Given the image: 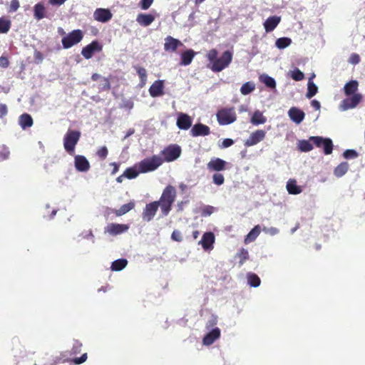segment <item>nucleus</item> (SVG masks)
<instances>
[{
    "mask_svg": "<svg viewBox=\"0 0 365 365\" xmlns=\"http://www.w3.org/2000/svg\"><path fill=\"white\" fill-rule=\"evenodd\" d=\"M206 58L209 61L207 67L214 72H220L227 68L232 62V53L230 51H226L218 57L217 51L216 49H211L207 53Z\"/></svg>",
    "mask_w": 365,
    "mask_h": 365,
    "instance_id": "f257e3e1",
    "label": "nucleus"
},
{
    "mask_svg": "<svg viewBox=\"0 0 365 365\" xmlns=\"http://www.w3.org/2000/svg\"><path fill=\"white\" fill-rule=\"evenodd\" d=\"M312 143L317 148H324V153L326 155L331 153L333 150V143L330 138H324L320 136H312L309 140H299L298 143L299 149L302 152H309L313 149Z\"/></svg>",
    "mask_w": 365,
    "mask_h": 365,
    "instance_id": "f03ea898",
    "label": "nucleus"
},
{
    "mask_svg": "<svg viewBox=\"0 0 365 365\" xmlns=\"http://www.w3.org/2000/svg\"><path fill=\"white\" fill-rule=\"evenodd\" d=\"M175 197L176 190L175 187L172 185H168L164 189L160 200L156 201L163 216H167L169 214Z\"/></svg>",
    "mask_w": 365,
    "mask_h": 365,
    "instance_id": "7ed1b4c3",
    "label": "nucleus"
},
{
    "mask_svg": "<svg viewBox=\"0 0 365 365\" xmlns=\"http://www.w3.org/2000/svg\"><path fill=\"white\" fill-rule=\"evenodd\" d=\"M163 163V158L159 155H153L146 158L138 163V169L141 173H145L155 170Z\"/></svg>",
    "mask_w": 365,
    "mask_h": 365,
    "instance_id": "20e7f679",
    "label": "nucleus"
},
{
    "mask_svg": "<svg viewBox=\"0 0 365 365\" xmlns=\"http://www.w3.org/2000/svg\"><path fill=\"white\" fill-rule=\"evenodd\" d=\"M217 119L220 125H225L234 123L237 119L234 108L220 109L217 113Z\"/></svg>",
    "mask_w": 365,
    "mask_h": 365,
    "instance_id": "39448f33",
    "label": "nucleus"
},
{
    "mask_svg": "<svg viewBox=\"0 0 365 365\" xmlns=\"http://www.w3.org/2000/svg\"><path fill=\"white\" fill-rule=\"evenodd\" d=\"M80 135L81 133L78 131L68 130L64 136V148L71 155L74 153L75 146L79 140Z\"/></svg>",
    "mask_w": 365,
    "mask_h": 365,
    "instance_id": "423d86ee",
    "label": "nucleus"
},
{
    "mask_svg": "<svg viewBox=\"0 0 365 365\" xmlns=\"http://www.w3.org/2000/svg\"><path fill=\"white\" fill-rule=\"evenodd\" d=\"M83 37V34L81 30H73L62 38L63 47L66 49L69 48L78 43Z\"/></svg>",
    "mask_w": 365,
    "mask_h": 365,
    "instance_id": "0eeeda50",
    "label": "nucleus"
},
{
    "mask_svg": "<svg viewBox=\"0 0 365 365\" xmlns=\"http://www.w3.org/2000/svg\"><path fill=\"white\" fill-rule=\"evenodd\" d=\"M362 98L363 96L361 93H355L352 96H348V98L344 99L341 102L339 109L342 111H345L354 108L361 101Z\"/></svg>",
    "mask_w": 365,
    "mask_h": 365,
    "instance_id": "6e6552de",
    "label": "nucleus"
},
{
    "mask_svg": "<svg viewBox=\"0 0 365 365\" xmlns=\"http://www.w3.org/2000/svg\"><path fill=\"white\" fill-rule=\"evenodd\" d=\"M163 161L172 162L178 159L181 154V148L179 145H171L162 151Z\"/></svg>",
    "mask_w": 365,
    "mask_h": 365,
    "instance_id": "1a4fd4ad",
    "label": "nucleus"
},
{
    "mask_svg": "<svg viewBox=\"0 0 365 365\" xmlns=\"http://www.w3.org/2000/svg\"><path fill=\"white\" fill-rule=\"evenodd\" d=\"M266 136V132L263 130H257L252 132L249 138L245 140V145L250 147L262 142Z\"/></svg>",
    "mask_w": 365,
    "mask_h": 365,
    "instance_id": "9d476101",
    "label": "nucleus"
},
{
    "mask_svg": "<svg viewBox=\"0 0 365 365\" xmlns=\"http://www.w3.org/2000/svg\"><path fill=\"white\" fill-rule=\"evenodd\" d=\"M129 226L125 224L110 223L105 227V232L110 235H117L125 232Z\"/></svg>",
    "mask_w": 365,
    "mask_h": 365,
    "instance_id": "9b49d317",
    "label": "nucleus"
},
{
    "mask_svg": "<svg viewBox=\"0 0 365 365\" xmlns=\"http://www.w3.org/2000/svg\"><path fill=\"white\" fill-rule=\"evenodd\" d=\"M158 207L156 201L147 204L142 214L143 219L147 222H150L153 220L157 212Z\"/></svg>",
    "mask_w": 365,
    "mask_h": 365,
    "instance_id": "f8f14e48",
    "label": "nucleus"
},
{
    "mask_svg": "<svg viewBox=\"0 0 365 365\" xmlns=\"http://www.w3.org/2000/svg\"><path fill=\"white\" fill-rule=\"evenodd\" d=\"M181 46H182V43L180 41L170 36L165 38L164 50L166 52L173 53Z\"/></svg>",
    "mask_w": 365,
    "mask_h": 365,
    "instance_id": "ddd939ff",
    "label": "nucleus"
},
{
    "mask_svg": "<svg viewBox=\"0 0 365 365\" xmlns=\"http://www.w3.org/2000/svg\"><path fill=\"white\" fill-rule=\"evenodd\" d=\"M112 16V13L107 9H97L93 13L94 19L102 23L108 21Z\"/></svg>",
    "mask_w": 365,
    "mask_h": 365,
    "instance_id": "4468645a",
    "label": "nucleus"
},
{
    "mask_svg": "<svg viewBox=\"0 0 365 365\" xmlns=\"http://www.w3.org/2000/svg\"><path fill=\"white\" fill-rule=\"evenodd\" d=\"M101 46L97 41H93L82 49L81 54L86 58H91L93 53L101 50Z\"/></svg>",
    "mask_w": 365,
    "mask_h": 365,
    "instance_id": "2eb2a0df",
    "label": "nucleus"
},
{
    "mask_svg": "<svg viewBox=\"0 0 365 365\" xmlns=\"http://www.w3.org/2000/svg\"><path fill=\"white\" fill-rule=\"evenodd\" d=\"M149 93L153 98L163 96L164 94V81H155L150 87Z\"/></svg>",
    "mask_w": 365,
    "mask_h": 365,
    "instance_id": "dca6fc26",
    "label": "nucleus"
},
{
    "mask_svg": "<svg viewBox=\"0 0 365 365\" xmlns=\"http://www.w3.org/2000/svg\"><path fill=\"white\" fill-rule=\"evenodd\" d=\"M215 240V237L212 232H205L199 243L202 245L205 250H211L213 248Z\"/></svg>",
    "mask_w": 365,
    "mask_h": 365,
    "instance_id": "f3484780",
    "label": "nucleus"
},
{
    "mask_svg": "<svg viewBox=\"0 0 365 365\" xmlns=\"http://www.w3.org/2000/svg\"><path fill=\"white\" fill-rule=\"evenodd\" d=\"M192 125L191 118L183 113H179L178 114L177 125L180 129L188 130Z\"/></svg>",
    "mask_w": 365,
    "mask_h": 365,
    "instance_id": "a211bd4d",
    "label": "nucleus"
},
{
    "mask_svg": "<svg viewBox=\"0 0 365 365\" xmlns=\"http://www.w3.org/2000/svg\"><path fill=\"white\" fill-rule=\"evenodd\" d=\"M210 133V128L202 123L194 125L190 130V133L193 137L208 135Z\"/></svg>",
    "mask_w": 365,
    "mask_h": 365,
    "instance_id": "6ab92c4d",
    "label": "nucleus"
},
{
    "mask_svg": "<svg viewBox=\"0 0 365 365\" xmlns=\"http://www.w3.org/2000/svg\"><path fill=\"white\" fill-rule=\"evenodd\" d=\"M290 119L297 124H299L304 118V113L296 107L291 108L288 111Z\"/></svg>",
    "mask_w": 365,
    "mask_h": 365,
    "instance_id": "aec40b11",
    "label": "nucleus"
},
{
    "mask_svg": "<svg viewBox=\"0 0 365 365\" xmlns=\"http://www.w3.org/2000/svg\"><path fill=\"white\" fill-rule=\"evenodd\" d=\"M220 336V330L219 328H215L209 331L203 338L202 342L205 346H209L214 343L215 340Z\"/></svg>",
    "mask_w": 365,
    "mask_h": 365,
    "instance_id": "412c9836",
    "label": "nucleus"
},
{
    "mask_svg": "<svg viewBox=\"0 0 365 365\" xmlns=\"http://www.w3.org/2000/svg\"><path fill=\"white\" fill-rule=\"evenodd\" d=\"M75 167L78 171L86 172L90 168V164L84 156L76 155L75 157Z\"/></svg>",
    "mask_w": 365,
    "mask_h": 365,
    "instance_id": "4be33fe9",
    "label": "nucleus"
},
{
    "mask_svg": "<svg viewBox=\"0 0 365 365\" xmlns=\"http://www.w3.org/2000/svg\"><path fill=\"white\" fill-rule=\"evenodd\" d=\"M226 165V161L220 158H215L211 159V160L207 163V168L210 170L222 171L225 169Z\"/></svg>",
    "mask_w": 365,
    "mask_h": 365,
    "instance_id": "5701e85b",
    "label": "nucleus"
},
{
    "mask_svg": "<svg viewBox=\"0 0 365 365\" xmlns=\"http://www.w3.org/2000/svg\"><path fill=\"white\" fill-rule=\"evenodd\" d=\"M281 18L277 16H273L269 17L264 22V28L266 31V32L269 33L272 31L280 23Z\"/></svg>",
    "mask_w": 365,
    "mask_h": 365,
    "instance_id": "b1692460",
    "label": "nucleus"
},
{
    "mask_svg": "<svg viewBox=\"0 0 365 365\" xmlns=\"http://www.w3.org/2000/svg\"><path fill=\"white\" fill-rule=\"evenodd\" d=\"M155 19V16L150 14H140L137 16L136 21L142 26H148Z\"/></svg>",
    "mask_w": 365,
    "mask_h": 365,
    "instance_id": "393cba45",
    "label": "nucleus"
},
{
    "mask_svg": "<svg viewBox=\"0 0 365 365\" xmlns=\"http://www.w3.org/2000/svg\"><path fill=\"white\" fill-rule=\"evenodd\" d=\"M359 83L357 81L352 80L349 81L344 85V91L346 96H352L358 90Z\"/></svg>",
    "mask_w": 365,
    "mask_h": 365,
    "instance_id": "a878e982",
    "label": "nucleus"
},
{
    "mask_svg": "<svg viewBox=\"0 0 365 365\" xmlns=\"http://www.w3.org/2000/svg\"><path fill=\"white\" fill-rule=\"evenodd\" d=\"M195 56V52L192 49H188L181 54L180 64L182 66H188L191 63L193 58Z\"/></svg>",
    "mask_w": 365,
    "mask_h": 365,
    "instance_id": "bb28decb",
    "label": "nucleus"
},
{
    "mask_svg": "<svg viewBox=\"0 0 365 365\" xmlns=\"http://www.w3.org/2000/svg\"><path fill=\"white\" fill-rule=\"evenodd\" d=\"M267 121V118L264 116L262 112L260 110H255L252 114L250 122L255 125H258L261 124L265 123Z\"/></svg>",
    "mask_w": 365,
    "mask_h": 365,
    "instance_id": "cd10ccee",
    "label": "nucleus"
},
{
    "mask_svg": "<svg viewBox=\"0 0 365 365\" xmlns=\"http://www.w3.org/2000/svg\"><path fill=\"white\" fill-rule=\"evenodd\" d=\"M34 18L39 21L46 17V8L41 3H38L34 6Z\"/></svg>",
    "mask_w": 365,
    "mask_h": 365,
    "instance_id": "c85d7f7f",
    "label": "nucleus"
},
{
    "mask_svg": "<svg viewBox=\"0 0 365 365\" xmlns=\"http://www.w3.org/2000/svg\"><path fill=\"white\" fill-rule=\"evenodd\" d=\"M286 187L288 192L292 195H297L302 192V189L300 186L297 185L295 180H289Z\"/></svg>",
    "mask_w": 365,
    "mask_h": 365,
    "instance_id": "c756f323",
    "label": "nucleus"
},
{
    "mask_svg": "<svg viewBox=\"0 0 365 365\" xmlns=\"http://www.w3.org/2000/svg\"><path fill=\"white\" fill-rule=\"evenodd\" d=\"M261 232V228L259 225H256L246 236L245 239V242L248 244L251 242L255 240V239L259 236Z\"/></svg>",
    "mask_w": 365,
    "mask_h": 365,
    "instance_id": "7c9ffc66",
    "label": "nucleus"
},
{
    "mask_svg": "<svg viewBox=\"0 0 365 365\" xmlns=\"http://www.w3.org/2000/svg\"><path fill=\"white\" fill-rule=\"evenodd\" d=\"M141 172L138 169V163L135 164L133 167L127 168L124 172V175L128 179L135 178Z\"/></svg>",
    "mask_w": 365,
    "mask_h": 365,
    "instance_id": "2f4dec72",
    "label": "nucleus"
},
{
    "mask_svg": "<svg viewBox=\"0 0 365 365\" xmlns=\"http://www.w3.org/2000/svg\"><path fill=\"white\" fill-rule=\"evenodd\" d=\"M134 207H135V202L133 201H131L127 204L123 205L118 210H115L114 211V213L117 216H121V215L126 214L132 209H133Z\"/></svg>",
    "mask_w": 365,
    "mask_h": 365,
    "instance_id": "473e14b6",
    "label": "nucleus"
},
{
    "mask_svg": "<svg viewBox=\"0 0 365 365\" xmlns=\"http://www.w3.org/2000/svg\"><path fill=\"white\" fill-rule=\"evenodd\" d=\"M19 124L23 129L29 128L33 124L32 118L29 114H26V113L23 114L19 118Z\"/></svg>",
    "mask_w": 365,
    "mask_h": 365,
    "instance_id": "72a5a7b5",
    "label": "nucleus"
},
{
    "mask_svg": "<svg viewBox=\"0 0 365 365\" xmlns=\"http://www.w3.org/2000/svg\"><path fill=\"white\" fill-rule=\"evenodd\" d=\"M11 28V21L8 17L2 16L0 18V34L7 33Z\"/></svg>",
    "mask_w": 365,
    "mask_h": 365,
    "instance_id": "f704fd0d",
    "label": "nucleus"
},
{
    "mask_svg": "<svg viewBox=\"0 0 365 365\" xmlns=\"http://www.w3.org/2000/svg\"><path fill=\"white\" fill-rule=\"evenodd\" d=\"M259 79L269 88H274L276 87L275 80L267 74L260 75Z\"/></svg>",
    "mask_w": 365,
    "mask_h": 365,
    "instance_id": "c9c22d12",
    "label": "nucleus"
},
{
    "mask_svg": "<svg viewBox=\"0 0 365 365\" xmlns=\"http://www.w3.org/2000/svg\"><path fill=\"white\" fill-rule=\"evenodd\" d=\"M292 41L290 38L288 37H282L277 38L275 41V46L279 49H284L288 46H289L292 43Z\"/></svg>",
    "mask_w": 365,
    "mask_h": 365,
    "instance_id": "e433bc0d",
    "label": "nucleus"
},
{
    "mask_svg": "<svg viewBox=\"0 0 365 365\" xmlns=\"http://www.w3.org/2000/svg\"><path fill=\"white\" fill-rule=\"evenodd\" d=\"M307 93L306 94V96L307 98H311L314 96H315L318 91L317 86L314 83L313 81H312V78L309 79L308 84H307Z\"/></svg>",
    "mask_w": 365,
    "mask_h": 365,
    "instance_id": "4c0bfd02",
    "label": "nucleus"
},
{
    "mask_svg": "<svg viewBox=\"0 0 365 365\" xmlns=\"http://www.w3.org/2000/svg\"><path fill=\"white\" fill-rule=\"evenodd\" d=\"M255 89V84L252 81L244 83L240 88L242 95L246 96L252 93Z\"/></svg>",
    "mask_w": 365,
    "mask_h": 365,
    "instance_id": "58836bf2",
    "label": "nucleus"
},
{
    "mask_svg": "<svg viewBox=\"0 0 365 365\" xmlns=\"http://www.w3.org/2000/svg\"><path fill=\"white\" fill-rule=\"evenodd\" d=\"M349 164L346 162L339 164L334 170V175L339 178L343 176L348 170Z\"/></svg>",
    "mask_w": 365,
    "mask_h": 365,
    "instance_id": "ea45409f",
    "label": "nucleus"
},
{
    "mask_svg": "<svg viewBox=\"0 0 365 365\" xmlns=\"http://www.w3.org/2000/svg\"><path fill=\"white\" fill-rule=\"evenodd\" d=\"M128 262L125 259H120L114 261L111 265V269L113 271H120L126 267Z\"/></svg>",
    "mask_w": 365,
    "mask_h": 365,
    "instance_id": "a19ab883",
    "label": "nucleus"
},
{
    "mask_svg": "<svg viewBox=\"0 0 365 365\" xmlns=\"http://www.w3.org/2000/svg\"><path fill=\"white\" fill-rule=\"evenodd\" d=\"M248 283L250 286L257 287L260 284V279L257 275L250 273L247 274Z\"/></svg>",
    "mask_w": 365,
    "mask_h": 365,
    "instance_id": "79ce46f5",
    "label": "nucleus"
},
{
    "mask_svg": "<svg viewBox=\"0 0 365 365\" xmlns=\"http://www.w3.org/2000/svg\"><path fill=\"white\" fill-rule=\"evenodd\" d=\"M291 78L297 81H299L304 79V73L298 68H294L293 71H289Z\"/></svg>",
    "mask_w": 365,
    "mask_h": 365,
    "instance_id": "37998d69",
    "label": "nucleus"
},
{
    "mask_svg": "<svg viewBox=\"0 0 365 365\" xmlns=\"http://www.w3.org/2000/svg\"><path fill=\"white\" fill-rule=\"evenodd\" d=\"M136 71L140 78V86H144L147 81V71L142 67H137Z\"/></svg>",
    "mask_w": 365,
    "mask_h": 365,
    "instance_id": "c03bdc74",
    "label": "nucleus"
},
{
    "mask_svg": "<svg viewBox=\"0 0 365 365\" xmlns=\"http://www.w3.org/2000/svg\"><path fill=\"white\" fill-rule=\"evenodd\" d=\"M213 182L217 185H221L224 183V176L220 173H215L212 176Z\"/></svg>",
    "mask_w": 365,
    "mask_h": 365,
    "instance_id": "a18cd8bd",
    "label": "nucleus"
},
{
    "mask_svg": "<svg viewBox=\"0 0 365 365\" xmlns=\"http://www.w3.org/2000/svg\"><path fill=\"white\" fill-rule=\"evenodd\" d=\"M248 256H249V254L246 250L242 249L240 250V252L238 254V257L240 259V264H242L245 262V261L248 258Z\"/></svg>",
    "mask_w": 365,
    "mask_h": 365,
    "instance_id": "49530a36",
    "label": "nucleus"
},
{
    "mask_svg": "<svg viewBox=\"0 0 365 365\" xmlns=\"http://www.w3.org/2000/svg\"><path fill=\"white\" fill-rule=\"evenodd\" d=\"M108 153V151L106 146L100 148L96 153L97 155L102 159H105L107 157Z\"/></svg>",
    "mask_w": 365,
    "mask_h": 365,
    "instance_id": "de8ad7c7",
    "label": "nucleus"
},
{
    "mask_svg": "<svg viewBox=\"0 0 365 365\" xmlns=\"http://www.w3.org/2000/svg\"><path fill=\"white\" fill-rule=\"evenodd\" d=\"M357 156H358V154L354 150H346L344 153V157L347 159L355 158Z\"/></svg>",
    "mask_w": 365,
    "mask_h": 365,
    "instance_id": "09e8293b",
    "label": "nucleus"
},
{
    "mask_svg": "<svg viewBox=\"0 0 365 365\" xmlns=\"http://www.w3.org/2000/svg\"><path fill=\"white\" fill-rule=\"evenodd\" d=\"M263 232H265L266 234H268L269 235H277L278 232H279V230L276 227H264L263 229H262Z\"/></svg>",
    "mask_w": 365,
    "mask_h": 365,
    "instance_id": "8fccbe9b",
    "label": "nucleus"
},
{
    "mask_svg": "<svg viewBox=\"0 0 365 365\" xmlns=\"http://www.w3.org/2000/svg\"><path fill=\"white\" fill-rule=\"evenodd\" d=\"M20 6L19 0H11L10 3L9 12H14L18 10Z\"/></svg>",
    "mask_w": 365,
    "mask_h": 365,
    "instance_id": "3c124183",
    "label": "nucleus"
},
{
    "mask_svg": "<svg viewBox=\"0 0 365 365\" xmlns=\"http://www.w3.org/2000/svg\"><path fill=\"white\" fill-rule=\"evenodd\" d=\"M153 0H140V5L142 9L147 10L152 5Z\"/></svg>",
    "mask_w": 365,
    "mask_h": 365,
    "instance_id": "603ef678",
    "label": "nucleus"
},
{
    "mask_svg": "<svg viewBox=\"0 0 365 365\" xmlns=\"http://www.w3.org/2000/svg\"><path fill=\"white\" fill-rule=\"evenodd\" d=\"M234 144L233 140L230 138H225L222 140V144L220 145L221 148H227Z\"/></svg>",
    "mask_w": 365,
    "mask_h": 365,
    "instance_id": "864d4df0",
    "label": "nucleus"
},
{
    "mask_svg": "<svg viewBox=\"0 0 365 365\" xmlns=\"http://www.w3.org/2000/svg\"><path fill=\"white\" fill-rule=\"evenodd\" d=\"M9 155V151L8 148L5 147L1 148V150L0 151V161L6 160Z\"/></svg>",
    "mask_w": 365,
    "mask_h": 365,
    "instance_id": "5fc2aeb1",
    "label": "nucleus"
},
{
    "mask_svg": "<svg viewBox=\"0 0 365 365\" xmlns=\"http://www.w3.org/2000/svg\"><path fill=\"white\" fill-rule=\"evenodd\" d=\"M171 237L173 240H175L176 242H180L182 240L180 232H179L178 230H174L173 232Z\"/></svg>",
    "mask_w": 365,
    "mask_h": 365,
    "instance_id": "6e6d98bb",
    "label": "nucleus"
},
{
    "mask_svg": "<svg viewBox=\"0 0 365 365\" xmlns=\"http://www.w3.org/2000/svg\"><path fill=\"white\" fill-rule=\"evenodd\" d=\"M359 61H360V58L359 56V55L357 54H352L351 56H350V58H349V63H352V64H357L359 63Z\"/></svg>",
    "mask_w": 365,
    "mask_h": 365,
    "instance_id": "4d7b16f0",
    "label": "nucleus"
},
{
    "mask_svg": "<svg viewBox=\"0 0 365 365\" xmlns=\"http://www.w3.org/2000/svg\"><path fill=\"white\" fill-rule=\"evenodd\" d=\"M214 210H215V208L213 207L207 206L203 209L202 215L203 216L210 215L213 212Z\"/></svg>",
    "mask_w": 365,
    "mask_h": 365,
    "instance_id": "13d9d810",
    "label": "nucleus"
},
{
    "mask_svg": "<svg viewBox=\"0 0 365 365\" xmlns=\"http://www.w3.org/2000/svg\"><path fill=\"white\" fill-rule=\"evenodd\" d=\"M87 359V354H83L81 357L79 358H75L73 359V361L76 364H80L86 361Z\"/></svg>",
    "mask_w": 365,
    "mask_h": 365,
    "instance_id": "bf43d9fd",
    "label": "nucleus"
},
{
    "mask_svg": "<svg viewBox=\"0 0 365 365\" xmlns=\"http://www.w3.org/2000/svg\"><path fill=\"white\" fill-rule=\"evenodd\" d=\"M9 66V61L6 58L1 56L0 58V66L6 68Z\"/></svg>",
    "mask_w": 365,
    "mask_h": 365,
    "instance_id": "052dcab7",
    "label": "nucleus"
},
{
    "mask_svg": "<svg viewBox=\"0 0 365 365\" xmlns=\"http://www.w3.org/2000/svg\"><path fill=\"white\" fill-rule=\"evenodd\" d=\"M101 88L104 90H108L110 88V83L106 78L103 79V83L101 84Z\"/></svg>",
    "mask_w": 365,
    "mask_h": 365,
    "instance_id": "680f3d73",
    "label": "nucleus"
},
{
    "mask_svg": "<svg viewBox=\"0 0 365 365\" xmlns=\"http://www.w3.org/2000/svg\"><path fill=\"white\" fill-rule=\"evenodd\" d=\"M7 113V108L4 104L0 105V116L3 117Z\"/></svg>",
    "mask_w": 365,
    "mask_h": 365,
    "instance_id": "e2e57ef3",
    "label": "nucleus"
},
{
    "mask_svg": "<svg viewBox=\"0 0 365 365\" xmlns=\"http://www.w3.org/2000/svg\"><path fill=\"white\" fill-rule=\"evenodd\" d=\"M66 0H49V3L52 5H61L63 4Z\"/></svg>",
    "mask_w": 365,
    "mask_h": 365,
    "instance_id": "0e129e2a",
    "label": "nucleus"
},
{
    "mask_svg": "<svg viewBox=\"0 0 365 365\" xmlns=\"http://www.w3.org/2000/svg\"><path fill=\"white\" fill-rule=\"evenodd\" d=\"M311 104L312 106L314 107L316 110H319L321 108L320 103L317 100H313Z\"/></svg>",
    "mask_w": 365,
    "mask_h": 365,
    "instance_id": "69168bd1",
    "label": "nucleus"
},
{
    "mask_svg": "<svg viewBox=\"0 0 365 365\" xmlns=\"http://www.w3.org/2000/svg\"><path fill=\"white\" fill-rule=\"evenodd\" d=\"M110 165L113 167V170L111 172V174L115 175L118 171L119 165L116 163H110Z\"/></svg>",
    "mask_w": 365,
    "mask_h": 365,
    "instance_id": "338daca9",
    "label": "nucleus"
},
{
    "mask_svg": "<svg viewBox=\"0 0 365 365\" xmlns=\"http://www.w3.org/2000/svg\"><path fill=\"white\" fill-rule=\"evenodd\" d=\"M217 317L215 316H212V319L209 321L208 324H209V326H213L217 324Z\"/></svg>",
    "mask_w": 365,
    "mask_h": 365,
    "instance_id": "774afa93",
    "label": "nucleus"
}]
</instances>
